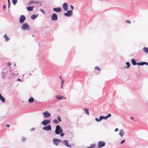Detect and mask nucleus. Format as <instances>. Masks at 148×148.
Segmentation results:
<instances>
[{"instance_id": "5701e85b", "label": "nucleus", "mask_w": 148, "mask_h": 148, "mask_svg": "<svg viewBox=\"0 0 148 148\" xmlns=\"http://www.w3.org/2000/svg\"><path fill=\"white\" fill-rule=\"evenodd\" d=\"M36 17L37 16L35 14H34L31 16V18L32 19L34 20L36 18Z\"/></svg>"}, {"instance_id": "a211bd4d", "label": "nucleus", "mask_w": 148, "mask_h": 148, "mask_svg": "<svg viewBox=\"0 0 148 148\" xmlns=\"http://www.w3.org/2000/svg\"><path fill=\"white\" fill-rule=\"evenodd\" d=\"M143 50L145 52L148 53V48L146 47H144L143 48Z\"/></svg>"}, {"instance_id": "c03bdc74", "label": "nucleus", "mask_w": 148, "mask_h": 148, "mask_svg": "<svg viewBox=\"0 0 148 148\" xmlns=\"http://www.w3.org/2000/svg\"><path fill=\"white\" fill-rule=\"evenodd\" d=\"M144 64H145L147 66H148V63L144 62Z\"/></svg>"}, {"instance_id": "2eb2a0df", "label": "nucleus", "mask_w": 148, "mask_h": 148, "mask_svg": "<svg viewBox=\"0 0 148 148\" xmlns=\"http://www.w3.org/2000/svg\"><path fill=\"white\" fill-rule=\"evenodd\" d=\"M63 143L64 145L66 146L67 147H71V146L68 144V141L67 140H64L63 142Z\"/></svg>"}, {"instance_id": "473e14b6", "label": "nucleus", "mask_w": 148, "mask_h": 148, "mask_svg": "<svg viewBox=\"0 0 148 148\" xmlns=\"http://www.w3.org/2000/svg\"><path fill=\"white\" fill-rule=\"evenodd\" d=\"M95 145L94 144L91 145L90 146L91 148H95Z\"/></svg>"}, {"instance_id": "f3484780", "label": "nucleus", "mask_w": 148, "mask_h": 148, "mask_svg": "<svg viewBox=\"0 0 148 148\" xmlns=\"http://www.w3.org/2000/svg\"><path fill=\"white\" fill-rule=\"evenodd\" d=\"M37 3L36 1H30L29 2V3L28 4V5H30L32 4H34Z\"/></svg>"}, {"instance_id": "864d4df0", "label": "nucleus", "mask_w": 148, "mask_h": 148, "mask_svg": "<svg viewBox=\"0 0 148 148\" xmlns=\"http://www.w3.org/2000/svg\"><path fill=\"white\" fill-rule=\"evenodd\" d=\"M61 88H62V84H61Z\"/></svg>"}, {"instance_id": "79ce46f5", "label": "nucleus", "mask_w": 148, "mask_h": 148, "mask_svg": "<svg viewBox=\"0 0 148 148\" xmlns=\"http://www.w3.org/2000/svg\"><path fill=\"white\" fill-rule=\"evenodd\" d=\"M11 64L10 63V62H8V65L9 66H10V65H11Z\"/></svg>"}, {"instance_id": "6e6552de", "label": "nucleus", "mask_w": 148, "mask_h": 148, "mask_svg": "<svg viewBox=\"0 0 148 148\" xmlns=\"http://www.w3.org/2000/svg\"><path fill=\"white\" fill-rule=\"evenodd\" d=\"M42 114L45 117H48L51 116V114L48 111H45L43 112Z\"/></svg>"}, {"instance_id": "7c9ffc66", "label": "nucleus", "mask_w": 148, "mask_h": 148, "mask_svg": "<svg viewBox=\"0 0 148 148\" xmlns=\"http://www.w3.org/2000/svg\"><path fill=\"white\" fill-rule=\"evenodd\" d=\"M95 120L97 122H99V121H101V119H100V117L99 119L98 118H96L95 119Z\"/></svg>"}, {"instance_id": "c756f323", "label": "nucleus", "mask_w": 148, "mask_h": 148, "mask_svg": "<svg viewBox=\"0 0 148 148\" xmlns=\"http://www.w3.org/2000/svg\"><path fill=\"white\" fill-rule=\"evenodd\" d=\"M100 119H101V120L102 119H107V118H106V116H100Z\"/></svg>"}, {"instance_id": "20e7f679", "label": "nucleus", "mask_w": 148, "mask_h": 148, "mask_svg": "<svg viewBox=\"0 0 148 148\" xmlns=\"http://www.w3.org/2000/svg\"><path fill=\"white\" fill-rule=\"evenodd\" d=\"M105 145V143L102 141H99L98 143V148H99L104 146Z\"/></svg>"}, {"instance_id": "f704fd0d", "label": "nucleus", "mask_w": 148, "mask_h": 148, "mask_svg": "<svg viewBox=\"0 0 148 148\" xmlns=\"http://www.w3.org/2000/svg\"><path fill=\"white\" fill-rule=\"evenodd\" d=\"M58 120L59 121H62L61 118L59 116H58Z\"/></svg>"}, {"instance_id": "e433bc0d", "label": "nucleus", "mask_w": 148, "mask_h": 148, "mask_svg": "<svg viewBox=\"0 0 148 148\" xmlns=\"http://www.w3.org/2000/svg\"><path fill=\"white\" fill-rule=\"evenodd\" d=\"M111 115L110 114H108L107 116H106V118H108L109 117H111Z\"/></svg>"}, {"instance_id": "ea45409f", "label": "nucleus", "mask_w": 148, "mask_h": 148, "mask_svg": "<svg viewBox=\"0 0 148 148\" xmlns=\"http://www.w3.org/2000/svg\"><path fill=\"white\" fill-rule=\"evenodd\" d=\"M60 133H61L60 134V136H62V137L64 135V133H62V131Z\"/></svg>"}, {"instance_id": "39448f33", "label": "nucleus", "mask_w": 148, "mask_h": 148, "mask_svg": "<svg viewBox=\"0 0 148 148\" xmlns=\"http://www.w3.org/2000/svg\"><path fill=\"white\" fill-rule=\"evenodd\" d=\"M43 130L46 131H48L51 129V127L50 125H48L46 126L43 127L42 128Z\"/></svg>"}, {"instance_id": "f257e3e1", "label": "nucleus", "mask_w": 148, "mask_h": 148, "mask_svg": "<svg viewBox=\"0 0 148 148\" xmlns=\"http://www.w3.org/2000/svg\"><path fill=\"white\" fill-rule=\"evenodd\" d=\"M62 131L61 128L59 125H57L56 127L55 133L57 134H59Z\"/></svg>"}, {"instance_id": "393cba45", "label": "nucleus", "mask_w": 148, "mask_h": 148, "mask_svg": "<svg viewBox=\"0 0 148 148\" xmlns=\"http://www.w3.org/2000/svg\"><path fill=\"white\" fill-rule=\"evenodd\" d=\"M0 99L2 101V102H3L4 103L5 102V100L3 96H2L1 97Z\"/></svg>"}, {"instance_id": "9b49d317", "label": "nucleus", "mask_w": 148, "mask_h": 148, "mask_svg": "<svg viewBox=\"0 0 148 148\" xmlns=\"http://www.w3.org/2000/svg\"><path fill=\"white\" fill-rule=\"evenodd\" d=\"M53 10L54 12H60L62 11V10L60 8H54Z\"/></svg>"}, {"instance_id": "a18cd8bd", "label": "nucleus", "mask_w": 148, "mask_h": 148, "mask_svg": "<svg viewBox=\"0 0 148 148\" xmlns=\"http://www.w3.org/2000/svg\"><path fill=\"white\" fill-rule=\"evenodd\" d=\"M118 130V128H116L115 130V132L117 131Z\"/></svg>"}, {"instance_id": "3c124183", "label": "nucleus", "mask_w": 148, "mask_h": 148, "mask_svg": "<svg viewBox=\"0 0 148 148\" xmlns=\"http://www.w3.org/2000/svg\"><path fill=\"white\" fill-rule=\"evenodd\" d=\"M131 118L132 120L133 119V117H131Z\"/></svg>"}, {"instance_id": "423d86ee", "label": "nucleus", "mask_w": 148, "mask_h": 148, "mask_svg": "<svg viewBox=\"0 0 148 148\" xmlns=\"http://www.w3.org/2000/svg\"><path fill=\"white\" fill-rule=\"evenodd\" d=\"M26 19L25 17L23 15H21L19 21L21 23L24 22Z\"/></svg>"}, {"instance_id": "49530a36", "label": "nucleus", "mask_w": 148, "mask_h": 148, "mask_svg": "<svg viewBox=\"0 0 148 148\" xmlns=\"http://www.w3.org/2000/svg\"><path fill=\"white\" fill-rule=\"evenodd\" d=\"M3 8L4 9V10H5V8H6V6H5V5H4V6H3Z\"/></svg>"}, {"instance_id": "a878e982", "label": "nucleus", "mask_w": 148, "mask_h": 148, "mask_svg": "<svg viewBox=\"0 0 148 148\" xmlns=\"http://www.w3.org/2000/svg\"><path fill=\"white\" fill-rule=\"evenodd\" d=\"M126 64L127 66L126 67H125V68H128L130 66V64L129 62H126Z\"/></svg>"}, {"instance_id": "6ab92c4d", "label": "nucleus", "mask_w": 148, "mask_h": 148, "mask_svg": "<svg viewBox=\"0 0 148 148\" xmlns=\"http://www.w3.org/2000/svg\"><path fill=\"white\" fill-rule=\"evenodd\" d=\"M56 97L57 98L59 99H62L63 98L65 99V98H64L63 96L61 95H57Z\"/></svg>"}, {"instance_id": "4c0bfd02", "label": "nucleus", "mask_w": 148, "mask_h": 148, "mask_svg": "<svg viewBox=\"0 0 148 148\" xmlns=\"http://www.w3.org/2000/svg\"><path fill=\"white\" fill-rule=\"evenodd\" d=\"M125 142V140H123L122 141H121V142L120 143V144H122L123 143H124Z\"/></svg>"}, {"instance_id": "5fc2aeb1", "label": "nucleus", "mask_w": 148, "mask_h": 148, "mask_svg": "<svg viewBox=\"0 0 148 148\" xmlns=\"http://www.w3.org/2000/svg\"><path fill=\"white\" fill-rule=\"evenodd\" d=\"M86 148H91L90 147H87Z\"/></svg>"}, {"instance_id": "9d476101", "label": "nucleus", "mask_w": 148, "mask_h": 148, "mask_svg": "<svg viewBox=\"0 0 148 148\" xmlns=\"http://www.w3.org/2000/svg\"><path fill=\"white\" fill-rule=\"evenodd\" d=\"M53 141L54 145H58V143L61 142V141L57 139H54L53 140Z\"/></svg>"}, {"instance_id": "37998d69", "label": "nucleus", "mask_w": 148, "mask_h": 148, "mask_svg": "<svg viewBox=\"0 0 148 148\" xmlns=\"http://www.w3.org/2000/svg\"><path fill=\"white\" fill-rule=\"evenodd\" d=\"M71 9L72 10H73L74 8H73V7L72 5H71Z\"/></svg>"}, {"instance_id": "2f4dec72", "label": "nucleus", "mask_w": 148, "mask_h": 148, "mask_svg": "<svg viewBox=\"0 0 148 148\" xmlns=\"http://www.w3.org/2000/svg\"><path fill=\"white\" fill-rule=\"evenodd\" d=\"M53 123H58V121H57V120L56 119H54L53 121Z\"/></svg>"}, {"instance_id": "de8ad7c7", "label": "nucleus", "mask_w": 148, "mask_h": 148, "mask_svg": "<svg viewBox=\"0 0 148 148\" xmlns=\"http://www.w3.org/2000/svg\"><path fill=\"white\" fill-rule=\"evenodd\" d=\"M8 1L9 6V5H10V0H8Z\"/></svg>"}, {"instance_id": "b1692460", "label": "nucleus", "mask_w": 148, "mask_h": 148, "mask_svg": "<svg viewBox=\"0 0 148 148\" xmlns=\"http://www.w3.org/2000/svg\"><path fill=\"white\" fill-rule=\"evenodd\" d=\"M4 38L5 39L6 41H8L9 40V38L7 37L6 35H4Z\"/></svg>"}, {"instance_id": "dca6fc26", "label": "nucleus", "mask_w": 148, "mask_h": 148, "mask_svg": "<svg viewBox=\"0 0 148 148\" xmlns=\"http://www.w3.org/2000/svg\"><path fill=\"white\" fill-rule=\"evenodd\" d=\"M132 63L133 65H137L138 63L136 62V61L134 59H132L131 60Z\"/></svg>"}, {"instance_id": "58836bf2", "label": "nucleus", "mask_w": 148, "mask_h": 148, "mask_svg": "<svg viewBox=\"0 0 148 148\" xmlns=\"http://www.w3.org/2000/svg\"><path fill=\"white\" fill-rule=\"evenodd\" d=\"M40 11L43 13L44 14H45V12H44V11L42 9H40Z\"/></svg>"}, {"instance_id": "4be33fe9", "label": "nucleus", "mask_w": 148, "mask_h": 148, "mask_svg": "<svg viewBox=\"0 0 148 148\" xmlns=\"http://www.w3.org/2000/svg\"><path fill=\"white\" fill-rule=\"evenodd\" d=\"M12 75L14 77L16 76L17 75H18V73L17 71H15L14 73H12Z\"/></svg>"}, {"instance_id": "0eeeda50", "label": "nucleus", "mask_w": 148, "mask_h": 148, "mask_svg": "<svg viewBox=\"0 0 148 148\" xmlns=\"http://www.w3.org/2000/svg\"><path fill=\"white\" fill-rule=\"evenodd\" d=\"M51 20L52 21H56L58 19V17L56 14H53L51 16Z\"/></svg>"}, {"instance_id": "f03ea898", "label": "nucleus", "mask_w": 148, "mask_h": 148, "mask_svg": "<svg viewBox=\"0 0 148 148\" xmlns=\"http://www.w3.org/2000/svg\"><path fill=\"white\" fill-rule=\"evenodd\" d=\"M21 29L24 30H29V27L27 23H25L22 25Z\"/></svg>"}, {"instance_id": "c9c22d12", "label": "nucleus", "mask_w": 148, "mask_h": 148, "mask_svg": "<svg viewBox=\"0 0 148 148\" xmlns=\"http://www.w3.org/2000/svg\"><path fill=\"white\" fill-rule=\"evenodd\" d=\"M26 140V139L24 137H23L22 139V141L23 142H24Z\"/></svg>"}, {"instance_id": "a19ab883", "label": "nucleus", "mask_w": 148, "mask_h": 148, "mask_svg": "<svg viewBox=\"0 0 148 148\" xmlns=\"http://www.w3.org/2000/svg\"><path fill=\"white\" fill-rule=\"evenodd\" d=\"M126 22L129 24H130L131 23V22L129 20H126Z\"/></svg>"}, {"instance_id": "412c9836", "label": "nucleus", "mask_w": 148, "mask_h": 148, "mask_svg": "<svg viewBox=\"0 0 148 148\" xmlns=\"http://www.w3.org/2000/svg\"><path fill=\"white\" fill-rule=\"evenodd\" d=\"M84 110L86 114L87 115H89V109L87 108H84Z\"/></svg>"}, {"instance_id": "09e8293b", "label": "nucleus", "mask_w": 148, "mask_h": 148, "mask_svg": "<svg viewBox=\"0 0 148 148\" xmlns=\"http://www.w3.org/2000/svg\"><path fill=\"white\" fill-rule=\"evenodd\" d=\"M18 81H21V80L20 79H18Z\"/></svg>"}, {"instance_id": "1a4fd4ad", "label": "nucleus", "mask_w": 148, "mask_h": 148, "mask_svg": "<svg viewBox=\"0 0 148 148\" xmlns=\"http://www.w3.org/2000/svg\"><path fill=\"white\" fill-rule=\"evenodd\" d=\"M50 122V120H45L43 121L42 123V124L44 125H46L49 124Z\"/></svg>"}, {"instance_id": "f8f14e48", "label": "nucleus", "mask_w": 148, "mask_h": 148, "mask_svg": "<svg viewBox=\"0 0 148 148\" xmlns=\"http://www.w3.org/2000/svg\"><path fill=\"white\" fill-rule=\"evenodd\" d=\"M68 4L66 3H64L62 6L63 8L65 11H66L68 10Z\"/></svg>"}, {"instance_id": "603ef678", "label": "nucleus", "mask_w": 148, "mask_h": 148, "mask_svg": "<svg viewBox=\"0 0 148 148\" xmlns=\"http://www.w3.org/2000/svg\"><path fill=\"white\" fill-rule=\"evenodd\" d=\"M34 130V128H33L31 130V131H33Z\"/></svg>"}, {"instance_id": "bb28decb", "label": "nucleus", "mask_w": 148, "mask_h": 148, "mask_svg": "<svg viewBox=\"0 0 148 148\" xmlns=\"http://www.w3.org/2000/svg\"><path fill=\"white\" fill-rule=\"evenodd\" d=\"M60 79H61V81L62 83V85H63V84L64 83V80L62 79V77L61 76H60Z\"/></svg>"}, {"instance_id": "c85d7f7f", "label": "nucleus", "mask_w": 148, "mask_h": 148, "mask_svg": "<svg viewBox=\"0 0 148 148\" xmlns=\"http://www.w3.org/2000/svg\"><path fill=\"white\" fill-rule=\"evenodd\" d=\"M137 65H144V62L138 63Z\"/></svg>"}, {"instance_id": "cd10ccee", "label": "nucleus", "mask_w": 148, "mask_h": 148, "mask_svg": "<svg viewBox=\"0 0 148 148\" xmlns=\"http://www.w3.org/2000/svg\"><path fill=\"white\" fill-rule=\"evenodd\" d=\"M13 4L15 5L17 2V0H13L12 1Z\"/></svg>"}, {"instance_id": "8fccbe9b", "label": "nucleus", "mask_w": 148, "mask_h": 148, "mask_svg": "<svg viewBox=\"0 0 148 148\" xmlns=\"http://www.w3.org/2000/svg\"><path fill=\"white\" fill-rule=\"evenodd\" d=\"M6 126L8 127H10V125H7Z\"/></svg>"}, {"instance_id": "ddd939ff", "label": "nucleus", "mask_w": 148, "mask_h": 148, "mask_svg": "<svg viewBox=\"0 0 148 148\" xmlns=\"http://www.w3.org/2000/svg\"><path fill=\"white\" fill-rule=\"evenodd\" d=\"M34 8V5H32L29 7H27V9L28 11H32L33 10V8Z\"/></svg>"}, {"instance_id": "72a5a7b5", "label": "nucleus", "mask_w": 148, "mask_h": 148, "mask_svg": "<svg viewBox=\"0 0 148 148\" xmlns=\"http://www.w3.org/2000/svg\"><path fill=\"white\" fill-rule=\"evenodd\" d=\"M95 69L99 71L101 70L100 69L98 66H96L95 67Z\"/></svg>"}, {"instance_id": "4468645a", "label": "nucleus", "mask_w": 148, "mask_h": 148, "mask_svg": "<svg viewBox=\"0 0 148 148\" xmlns=\"http://www.w3.org/2000/svg\"><path fill=\"white\" fill-rule=\"evenodd\" d=\"M125 134L124 131L123 130H120L119 135L121 136V137H123Z\"/></svg>"}, {"instance_id": "aec40b11", "label": "nucleus", "mask_w": 148, "mask_h": 148, "mask_svg": "<svg viewBox=\"0 0 148 148\" xmlns=\"http://www.w3.org/2000/svg\"><path fill=\"white\" fill-rule=\"evenodd\" d=\"M34 101V99L32 97H31L29 99V102L30 103H32Z\"/></svg>"}, {"instance_id": "7ed1b4c3", "label": "nucleus", "mask_w": 148, "mask_h": 148, "mask_svg": "<svg viewBox=\"0 0 148 148\" xmlns=\"http://www.w3.org/2000/svg\"><path fill=\"white\" fill-rule=\"evenodd\" d=\"M67 12L65 13L64 15L65 16L70 17L72 15L73 11L71 10H69L67 11Z\"/></svg>"}]
</instances>
